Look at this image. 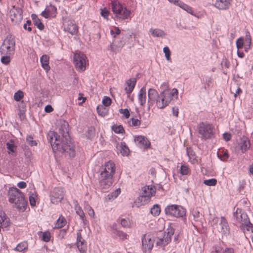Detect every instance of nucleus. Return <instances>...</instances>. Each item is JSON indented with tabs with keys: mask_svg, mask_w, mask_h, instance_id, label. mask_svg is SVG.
Returning a JSON list of instances; mask_svg holds the SVG:
<instances>
[{
	"mask_svg": "<svg viewBox=\"0 0 253 253\" xmlns=\"http://www.w3.org/2000/svg\"><path fill=\"white\" fill-rule=\"evenodd\" d=\"M69 125L63 121L58 126V133L50 131L47 136L53 151L61 153L65 157L73 158L76 155L75 145L72 142L69 135Z\"/></svg>",
	"mask_w": 253,
	"mask_h": 253,
	"instance_id": "f257e3e1",
	"label": "nucleus"
},
{
	"mask_svg": "<svg viewBox=\"0 0 253 253\" xmlns=\"http://www.w3.org/2000/svg\"><path fill=\"white\" fill-rule=\"evenodd\" d=\"M115 172L114 163L110 161L105 163L99 176V186L101 189L106 190L111 186Z\"/></svg>",
	"mask_w": 253,
	"mask_h": 253,
	"instance_id": "f03ea898",
	"label": "nucleus"
},
{
	"mask_svg": "<svg viewBox=\"0 0 253 253\" xmlns=\"http://www.w3.org/2000/svg\"><path fill=\"white\" fill-rule=\"evenodd\" d=\"M8 198L9 202L14 204L18 211L23 212L26 210L27 202L23 193L18 188H10L8 191Z\"/></svg>",
	"mask_w": 253,
	"mask_h": 253,
	"instance_id": "7ed1b4c3",
	"label": "nucleus"
},
{
	"mask_svg": "<svg viewBox=\"0 0 253 253\" xmlns=\"http://www.w3.org/2000/svg\"><path fill=\"white\" fill-rule=\"evenodd\" d=\"M178 92L176 88L163 90L160 94L155 102L157 107L159 109H163L167 106L174 98H177Z\"/></svg>",
	"mask_w": 253,
	"mask_h": 253,
	"instance_id": "20e7f679",
	"label": "nucleus"
},
{
	"mask_svg": "<svg viewBox=\"0 0 253 253\" xmlns=\"http://www.w3.org/2000/svg\"><path fill=\"white\" fill-rule=\"evenodd\" d=\"M15 48V40L11 35H8L4 39L0 47V52L2 55H11L14 54Z\"/></svg>",
	"mask_w": 253,
	"mask_h": 253,
	"instance_id": "39448f33",
	"label": "nucleus"
},
{
	"mask_svg": "<svg viewBox=\"0 0 253 253\" xmlns=\"http://www.w3.org/2000/svg\"><path fill=\"white\" fill-rule=\"evenodd\" d=\"M234 219L237 223L241 224L240 227H245L247 230H250V228H253V225L251 223L247 213L242 209L237 208L234 213Z\"/></svg>",
	"mask_w": 253,
	"mask_h": 253,
	"instance_id": "423d86ee",
	"label": "nucleus"
},
{
	"mask_svg": "<svg viewBox=\"0 0 253 253\" xmlns=\"http://www.w3.org/2000/svg\"><path fill=\"white\" fill-rule=\"evenodd\" d=\"M198 129L203 140L211 139L213 136V126L211 124L202 122L198 125Z\"/></svg>",
	"mask_w": 253,
	"mask_h": 253,
	"instance_id": "0eeeda50",
	"label": "nucleus"
},
{
	"mask_svg": "<svg viewBox=\"0 0 253 253\" xmlns=\"http://www.w3.org/2000/svg\"><path fill=\"white\" fill-rule=\"evenodd\" d=\"M112 10L116 17L122 19H127L130 14V11L117 1L112 2Z\"/></svg>",
	"mask_w": 253,
	"mask_h": 253,
	"instance_id": "6e6552de",
	"label": "nucleus"
},
{
	"mask_svg": "<svg viewBox=\"0 0 253 253\" xmlns=\"http://www.w3.org/2000/svg\"><path fill=\"white\" fill-rule=\"evenodd\" d=\"M165 211L167 215L175 217H182L186 214V210L178 205H169L166 207Z\"/></svg>",
	"mask_w": 253,
	"mask_h": 253,
	"instance_id": "1a4fd4ad",
	"label": "nucleus"
},
{
	"mask_svg": "<svg viewBox=\"0 0 253 253\" xmlns=\"http://www.w3.org/2000/svg\"><path fill=\"white\" fill-rule=\"evenodd\" d=\"M74 63L76 69L80 72H83L85 69L86 57L82 53H76L74 55Z\"/></svg>",
	"mask_w": 253,
	"mask_h": 253,
	"instance_id": "9d476101",
	"label": "nucleus"
},
{
	"mask_svg": "<svg viewBox=\"0 0 253 253\" xmlns=\"http://www.w3.org/2000/svg\"><path fill=\"white\" fill-rule=\"evenodd\" d=\"M23 11L21 8L13 6L9 11V16L13 24H19L23 19Z\"/></svg>",
	"mask_w": 253,
	"mask_h": 253,
	"instance_id": "9b49d317",
	"label": "nucleus"
},
{
	"mask_svg": "<svg viewBox=\"0 0 253 253\" xmlns=\"http://www.w3.org/2000/svg\"><path fill=\"white\" fill-rule=\"evenodd\" d=\"M215 220L219 223L216 224L215 227L214 226V229H216L217 231L222 234L228 235L229 233V227L226 219L222 216L220 219L216 218Z\"/></svg>",
	"mask_w": 253,
	"mask_h": 253,
	"instance_id": "f8f14e48",
	"label": "nucleus"
},
{
	"mask_svg": "<svg viewBox=\"0 0 253 253\" xmlns=\"http://www.w3.org/2000/svg\"><path fill=\"white\" fill-rule=\"evenodd\" d=\"M64 191L62 187L55 188L50 194V200L53 204H56L63 199Z\"/></svg>",
	"mask_w": 253,
	"mask_h": 253,
	"instance_id": "ddd939ff",
	"label": "nucleus"
},
{
	"mask_svg": "<svg viewBox=\"0 0 253 253\" xmlns=\"http://www.w3.org/2000/svg\"><path fill=\"white\" fill-rule=\"evenodd\" d=\"M141 240L143 249L144 252L149 253L153 247L154 242V240L152 239V238L149 234L144 235Z\"/></svg>",
	"mask_w": 253,
	"mask_h": 253,
	"instance_id": "4468645a",
	"label": "nucleus"
},
{
	"mask_svg": "<svg viewBox=\"0 0 253 253\" xmlns=\"http://www.w3.org/2000/svg\"><path fill=\"white\" fill-rule=\"evenodd\" d=\"M64 24L65 25V30L72 35H76L78 33V26L76 25L74 20L66 18L64 20Z\"/></svg>",
	"mask_w": 253,
	"mask_h": 253,
	"instance_id": "2eb2a0df",
	"label": "nucleus"
},
{
	"mask_svg": "<svg viewBox=\"0 0 253 253\" xmlns=\"http://www.w3.org/2000/svg\"><path fill=\"white\" fill-rule=\"evenodd\" d=\"M134 140L137 146L141 149H147L150 146V142L145 136L139 135L134 136Z\"/></svg>",
	"mask_w": 253,
	"mask_h": 253,
	"instance_id": "dca6fc26",
	"label": "nucleus"
},
{
	"mask_svg": "<svg viewBox=\"0 0 253 253\" xmlns=\"http://www.w3.org/2000/svg\"><path fill=\"white\" fill-rule=\"evenodd\" d=\"M77 248L81 253H84L87 250V246L84 240L82 238L80 231L77 233Z\"/></svg>",
	"mask_w": 253,
	"mask_h": 253,
	"instance_id": "f3484780",
	"label": "nucleus"
},
{
	"mask_svg": "<svg viewBox=\"0 0 253 253\" xmlns=\"http://www.w3.org/2000/svg\"><path fill=\"white\" fill-rule=\"evenodd\" d=\"M56 11V7L50 4L42 12V15L45 18H53L55 17Z\"/></svg>",
	"mask_w": 253,
	"mask_h": 253,
	"instance_id": "a211bd4d",
	"label": "nucleus"
},
{
	"mask_svg": "<svg viewBox=\"0 0 253 253\" xmlns=\"http://www.w3.org/2000/svg\"><path fill=\"white\" fill-rule=\"evenodd\" d=\"M159 94L157 92V91L153 88H150L148 90V108L150 107L153 104V103L156 101L157 98L158 97Z\"/></svg>",
	"mask_w": 253,
	"mask_h": 253,
	"instance_id": "6ab92c4d",
	"label": "nucleus"
},
{
	"mask_svg": "<svg viewBox=\"0 0 253 253\" xmlns=\"http://www.w3.org/2000/svg\"><path fill=\"white\" fill-rule=\"evenodd\" d=\"M232 0H215L214 6L220 10H226L229 8Z\"/></svg>",
	"mask_w": 253,
	"mask_h": 253,
	"instance_id": "aec40b11",
	"label": "nucleus"
},
{
	"mask_svg": "<svg viewBox=\"0 0 253 253\" xmlns=\"http://www.w3.org/2000/svg\"><path fill=\"white\" fill-rule=\"evenodd\" d=\"M136 82L135 78L130 79L126 82V86L125 87V91L127 94H130L133 90Z\"/></svg>",
	"mask_w": 253,
	"mask_h": 253,
	"instance_id": "412c9836",
	"label": "nucleus"
},
{
	"mask_svg": "<svg viewBox=\"0 0 253 253\" xmlns=\"http://www.w3.org/2000/svg\"><path fill=\"white\" fill-rule=\"evenodd\" d=\"M239 146L242 152L245 153L250 148V140L247 137L243 138L239 143Z\"/></svg>",
	"mask_w": 253,
	"mask_h": 253,
	"instance_id": "4be33fe9",
	"label": "nucleus"
},
{
	"mask_svg": "<svg viewBox=\"0 0 253 253\" xmlns=\"http://www.w3.org/2000/svg\"><path fill=\"white\" fill-rule=\"evenodd\" d=\"M138 99L141 106H144L146 100V93L145 87H142L138 93Z\"/></svg>",
	"mask_w": 253,
	"mask_h": 253,
	"instance_id": "5701e85b",
	"label": "nucleus"
},
{
	"mask_svg": "<svg viewBox=\"0 0 253 253\" xmlns=\"http://www.w3.org/2000/svg\"><path fill=\"white\" fill-rule=\"evenodd\" d=\"M149 32L155 38H164L166 35V33L163 30L159 28H151L149 30Z\"/></svg>",
	"mask_w": 253,
	"mask_h": 253,
	"instance_id": "b1692460",
	"label": "nucleus"
},
{
	"mask_svg": "<svg viewBox=\"0 0 253 253\" xmlns=\"http://www.w3.org/2000/svg\"><path fill=\"white\" fill-rule=\"evenodd\" d=\"M49 57L46 55H43L40 59L41 63L43 68L46 71L49 70L50 67L49 65Z\"/></svg>",
	"mask_w": 253,
	"mask_h": 253,
	"instance_id": "393cba45",
	"label": "nucleus"
},
{
	"mask_svg": "<svg viewBox=\"0 0 253 253\" xmlns=\"http://www.w3.org/2000/svg\"><path fill=\"white\" fill-rule=\"evenodd\" d=\"M170 242L171 239L169 237H166L164 235L162 238H159L158 239L156 242V246L164 247Z\"/></svg>",
	"mask_w": 253,
	"mask_h": 253,
	"instance_id": "a878e982",
	"label": "nucleus"
},
{
	"mask_svg": "<svg viewBox=\"0 0 253 253\" xmlns=\"http://www.w3.org/2000/svg\"><path fill=\"white\" fill-rule=\"evenodd\" d=\"M31 17L34 25L36 26L39 30H42L44 26L41 20L38 17V16L35 14H32Z\"/></svg>",
	"mask_w": 253,
	"mask_h": 253,
	"instance_id": "bb28decb",
	"label": "nucleus"
},
{
	"mask_svg": "<svg viewBox=\"0 0 253 253\" xmlns=\"http://www.w3.org/2000/svg\"><path fill=\"white\" fill-rule=\"evenodd\" d=\"M217 155L222 161H226L229 158L228 151L225 149L219 150L217 153Z\"/></svg>",
	"mask_w": 253,
	"mask_h": 253,
	"instance_id": "cd10ccee",
	"label": "nucleus"
},
{
	"mask_svg": "<svg viewBox=\"0 0 253 253\" xmlns=\"http://www.w3.org/2000/svg\"><path fill=\"white\" fill-rule=\"evenodd\" d=\"M114 32H115V35H114V38H115V40L113 41V42H114L115 43L118 42L117 46H118L120 47H122L125 43V41H122V40H121L120 41H116L117 40V39H116L117 36L121 34L120 30L119 29V28L118 27H115Z\"/></svg>",
	"mask_w": 253,
	"mask_h": 253,
	"instance_id": "c85d7f7f",
	"label": "nucleus"
},
{
	"mask_svg": "<svg viewBox=\"0 0 253 253\" xmlns=\"http://www.w3.org/2000/svg\"><path fill=\"white\" fill-rule=\"evenodd\" d=\"M118 149L120 150V153L123 156H125L128 155L129 150L125 142H121Z\"/></svg>",
	"mask_w": 253,
	"mask_h": 253,
	"instance_id": "c756f323",
	"label": "nucleus"
},
{
	"mask_svg": "<svg viewBox=\"0 0 253 253\" xmlns=\"http://www.w3.org/2000/svg\"><path fill=\"white\" fill-rule=\"evenodd\" d=\"M105 107L103 105H98L97 107L96 110L99 115L104 116L107 114L108 111Z\"/></svg>",
	"mask_w": 253,
	"mask_h": 253,
	"instance_id": "7c9ffc66",
	"label": "nucleus"
},
{
	"mask_svg": "<svg viewBox=\"0 0 253 253\" xmlns=\"http://www.w3.org/2000/svg\"><path fill=\"white\" fill-rule=\"evenodd\" d=\"M186 154L188 156L189 159L191 160L193 163H195V161H197V160L195 159V152L191 148H186Z\"/></svg>",
	"mask_w": 253,
	"mask_h": 253,
	"instance_id": "2f4dec72",
	"label": "nucleus"
},
{
	"mask_svg": "<svg viewBox=\"0 0 253 253\" xmlns=\"http://www.w3.org/2000/svg\"><path fill=\"white\" fill-rule=\"evenodd\" d=\"M160 212L161 208L159 205L157 204L154 205L150 210V212L154 216H158L160 213Z\"/></svg>",
	"mask_w": 253,
	"mask_h": 253,
	"instance_id": "473e14b6",
	"label": "nucleus"
},
{
	"mask_svg": "<svg viewBox=\"0 0 253 253\" xmlns=\"http://www.w3.org/2000/svg\"><path fill=\"white\" fill-rule=\"evenodd\" d=\"M128 123L131 126L138 127L141 124V122L138 119L132 118L128 122Z\"/></svg>",
	"mask_w": 253,
	"mask_h": 253,
	"instance_id": "72a5a7b5",
	"label": "nucleus"
},
{
	"mask_svg": "<svg viewBox=\"0 0 253 253\" xmlns=\"http://www.w3.org/2000/svg\"><path fill=\"white\" fill-rule=\"evenodd\" d=\"M121 193V190L120 188H118L114 191L109 194L107 196L108 199L109 200H113L117 198Z\"/></svg>",
	"mask_w": 253,
	"mask_h": 253,
	"instance_id": "f704fd0d",
	"label": "nucleus"
},
{
	"mask_svg": "<svg viewBox=\"0 0 253 253\" xmlns=\"http://www.w3.org/2000/svg\"><path fill=\"white\" fill-rule=\"evenodd\" d=\"M7 149L9 151L8 152H14L15 151L16 146L14 144V141L11 139L9 142H7L6 144Z\"/></svg>",
	"mask_w": 253,
	"mask_h": 253,
	"instance_id": "c9c22d12",
	"label": "nucleus"
},
{
	"mask_svg": "<svg viewBox=\"0 0 253 253\" xmlns=\"http://www.w3.org/2000/svg\"><path fill=\"white\" fill-rule=\"evenodd\" d=\"M118 222H120L122 226L124 227H128L130 225V222L128 218H121L118 219Z\"/></svg>",
	"mask_w": 253,
	"mask_h": 253,
	"instance_id": "e433bc0d",
	"label": "nucleus"
},
{
	"mask_svg": "<svg viewBox=\"0 0 253 253\" xmlns=\"http://www.w3.org/2000/svg\"><path fill=\"white\" fill-rule=\"evenodd\" d=\"M112 129L116 133H123L125 132V130L122 126L114 125L112 126Z\"/></svg>",
	"mask_w": 253,
	"mask_h": 253,
	"instance_id": "4c0bfd02",
	"label": "nucleus"
},
{
	"mask_svg": "<svg viewBox=\"0 0 253 253\" xmlns=\"http://www.w3.org/2000/svg\"><path fill=\"white\" fill-rule=\"evenodd\" d=\"M66 221L63 217H62V218L59 217L58 218V219L57 220V222H56V223L55 225V227L57 228H62V227H63L65 225V224H66Z\"/></svg>",
	"mask_w": 253,
	"mask_h": 253,
	"instance_id": "58836bf2",
	"label": "nucleus"
},
{
	"mask_svg": "<svg viewBox=\"0 0 253 253\" xmlns=\"http://www.w3.org/2000/svg\"><path fill=\"white\" fill-rule=\"evenodd\" d=\"M180 173L182 175H188L190 172V170L189 169L188 166L186 165H181L180 167Z\"/></svg>",
	"mask_w": 253,
	"mask_h": 253,
	"instance_id": "ea45409f",
	"label": "nucleus"
},
{
	"mask_svg": "<svg viewBox=\"0 0 253 253\" xmlns=\"http://www.w3.org/2000/svg\"><path fill=\"white\" fill-rule=\"evenodd\" d=\"M24 97V93L21 90H18L14 93V99L16 101H19Z\"/></svg>",
	"mask_w": 253,
	"mask_h": 253,
	"instance_id": "a19ab883",
	"label": "nucleus"
},
{
	"mask_svg": "<svg viewBox=\"0 0 253 253\" xmlns=\"http://www.w3.org/2000/svg\"><path fill=\"white\" fill-rule=\"evenodd\" d=\"M217 180L216 179L211 178L210 179L205 180L204 183L208 186H215L216 184Z\"/></svg>",
	"mask_w": 253,
	"mask_h": 253,
	"instance_id": "79ce46f5",
	"label": "nucleus"
},
{
	"mask_svg": "<svg viewBox=\"0 0 253 253\" xmlns=\"http://www.w3.org/2000/svg\"><path fill=\"white\" fill-rule=\"evenodd\" d=\"M102 102L103 105H104L105 107H108L111 105V104L112 103V100H111V99L109 97L105 96H104V97L102 99Z\"/></svg>",
	"mask_w": 253,
	"mask_h": 253,
	"instance_id": "37998d69",
	"label": "nucleus"
},
{
	"mask_svg": "<svg viewBox=\"0 0 253 253\" xmlns=\"http://www.w3.org/2000/svg\"><path fill=\"white\" fill-rule=\"evenodd\" d=\"M163 52L165 53V57L168 61H170V51L168 46H165L163 48Z\"/></svg>",
	"mask_w": 253,
	"mask_h": 253,
	"instance_id": "c03bdc74",
	"label": "nucleus"
},
{
	"mask_svg": "<svg viewBox=\"0 0 253 253\" xmlns=\"http://www.w3.org/2000/svg\"><path fill=\"white\" fill-rule=\"evenodd\" d=\"M168 232L164 233V236L166 237H169L171 239V236L174 233V229L172 227H169L167 229Z\"/></svg>",
	"mask_w": 253,
	"mask_h": 253,
	"instance_id": "a18cd8bd",
	"label": "nucleus"
},
{
	"mask_svg": "<svg viewBox=\"0 0 253 253\" xmlns=\"http://www.w3.org/2000/svg\"><path fill=\"white\" fill-rule=\"evenodd\" d=\"M27 142L31 146H36L37 143L35 140H33V137L31 135H29L26 138Z\"/></svg>",
	"mask_w": 253,
	"mask_h": 253,
	"instance_id": "49530a36",
	"label": "nucleus"
},
{
	"mask_svg": "<svg viewBox=\"0 0 253 253\" xmlns=\"http://www.w3.org/2000/svg\"><path fill=\"white\" fill-rule=\"evenodd\" d=\"M116 235L122 240L127 239L128 236L127 234L120 230L116 231Z\"/></svg>",
	"mask_w": 253,
	"mask_h": 253,
	"instance_id": "de8ad7c7",
	"label": "nucleus"
},
{
	"mask_svg": "<svg viewBox=\"0 0 253 253\" xmlns=\"http://www.w3.org/2000/svg\"><path fill=\"white\" fill-rule=\"evenodd\" d=\"M42 240L45 242H48L50 240V234L49 232L46 231L43 233L42 236Z\"/></svg>",
	"mask_w": 253,
	"mask_h": 253,
	"instance_id": "09e8293b",
	"label": "nucleus"
},
{
	"mask_svg": "<svg viewBox=\"0 0 253 253\" xmlns=\"http://www.w3.org/2000/svg\"><path fill=\"white\" fill-rule=\"evenodd\" d=\"M27 248V245L26 243H19L15 248V250L18 252H22Z\"/></svg>",
	"mask_w": 253,
	"mask_h": 253,
	"instance_id": "8fccbe9b",
	"label": "nucleus"
},
{
	"mask_svg": "<svg viewBox=\"0 0 253 253\" xmlns=\"http://www.w3.org/2000/svg\"><path fill=\"white\" fill-rule=\"evenodd\" d=\"M152 188H151L149 189V186L147 187V189H146L145 188L144 190H143V192L142 193V197H150L152 195V193L151 192Z\"/></svg>",
	"mask_w": 253,
	"mask_h": 253,
	"instance_id": "3c124183",
	"label": "nucleus"
},
{
	"mask_svg": "<svg viewBox=\"0 0 253 253\" xmlns=\"http://www.w3.org/2000/svg\"><path fill=\"white\" fill-rule=\"evenodd\" d=\"M9 56L10 55H6V56H2L1 58V62L5 65H7L10 61Z\"/></svg>",
	"mask_w": 253,
	"mask_h": 253,
	"instance_id": "603ef678",
	"label": "nucleus"
},
{
	"mask_svg": "<svg viewBox=\"0 0 253 253\" xmlns=\"http://www.w3.org/2000/svg\"><path fill=\"white\" fill-rule=\"evenodd\" d=\"M119 112L121 114H124L126 118H128L130 116L129 111L127 109H120Z\"/></svg>",
	"mask_w": 253,
	"mask_h": 253,
	"instance_id": "864d4df0",
	"label": "nucleus"
},
{
	"mask_svg": "<svg viewBox=\"0 0 253 253\" xmlns=\"http://www.w3.org/2000/svg\"><path fill=\"white\" fill-rule=\"evenodd\" d=\"M109 14V12L106 8L105 7L103 9H101V15L104 18H107Z\"/></svg>",
	"mask_w": 253,
	"mask_h": 253,
	"instance_id": "5fc2aeb1",
	"label": "nucleus"
},
{
	"mask_svg": "<svg viewBox=\"0 0 253 253\" xmlns=\"http://www.w3.org/2000/svg\"><path fill=\"white\" fill-rule=\"evenodd\" d=\"M76 213L80 216V218L84 221L85 215L83 210L80 208L76 211Z\"/></svg>",
	"mask_w": 253,
	"mask_h": 253,
	"instance_id": "6e6d98bb",
	"label": "nucleus"
},
{
	"mask_svg": "<svg viewBox=\"0 0 253 253\" xmlns=\"http://www.w3.org/2000/svg\"><path fill=\"white\" fill-rule=\"evenodd\" d=\"M243 39L242 38H239L236 41V46L238 49L242 48L243 46Z\"/></svg>",
	"mask_w": 253,
	"mask_h": 253,
	"instance_id": "4d7b16f0",
	"label": "nucleus"
},
{
	"mask_svg": "<svg viewBox=\"0 0 253 253\" xmlns=\"http://www.w3.org/2000/svg\"><path fill=\"white\" fill-rule=\"evenodd\" d=\"M94 129L93 127L89 128L88 130V137L91 139L94 135Z\"/></svg>",
	"mask_w": 253,
	"mask_h": 253,
	"instance_id": "13d9d810",
	"label": "nucleus"
},
{
	"mask_svg": "<svg viewBox=\"0 0 253 253\" xmlns=\"http://www.w3.org/2000/svg\"><path fill=\"white\" fill-rule=\"evenodd\" d=\"M245 42L248 44L249 46H250L251 44V37L249 32H247L246 34Z\"/></svg>",
	"mask_w": 253,
	"mask_h": 253,
	"instance_id": "bf43d9fd",
	"label": "nucleus"
},
{
	"mask_svg": "<svg viewBox=\"0 0 253 253\" xmlns=\"http://www.w3.org/2000/svg\"><path fill=\"white\" fill-rule=\"evenodd\" d=\"M192 214H193L194 220L195 221H198L200 217V212L197 211H193Z\"/></svg>",
	"mask_w": 253,
	"mask_h": 253,
	"instance_id": "052dcab7",
	"label": "nucleus"
},
{
	"mask_svg": "<svg viewBox=\"0 0 253 253\" xmlns=\"http://www.w3.org/2000/svg\"><path fill=\"white\" fill-rule=\"evenodd\" d=\"M223 138L225 141H228L231 139V135L229 133L225 132L223 134Z\"/></svg>",
	"mask_w": 253,
	"mask_h": 253,
	"instance_id": "680f3d73",
	"label": "nucleus"
},
{
	"mask_svg": "<svg viewBox=\"0 0 253 253\" xmlns=\"http://www.w3.org/2000/svg\"><path fill=\"white\" fill-rule=\"evenodd\" d=\"M30 204L32 207H34L36 205V200L35 198L32 196L29 197Z\"/></svg>",
	"mask_w": 253,
	"mask_h": 253,
	"instance_id": "e2e57ef3",
	"label": "nucleus"
},
{
	"mask_svg": "<svg viewBox=\"0 0 253 253\" xmlns=\"http://www.w3.org/2000/svg\"><path fill=\"white\" fill-rule=\"evenodd\" d=\"M245 185H246V182L244 180H242V181H240V183H239V188H238L239 191H241V190H243L245 188Z\"/></svg>",
	"mask_w": 253,
	"mask_h": 253,
	"instance_id": "0e129e2a",
	"label": "nucleus"
},
{
	"mask_svg": "<svg viewBox=\"0 0 253 253\" xmlns=\"http://www.w3.org/2000/svg\"><path fill=\"white\" fill-rule=\"evenodd\" d=\"M17 186L21 189H23L26 187L27 184L26 182L24 181H20L17 183Z\"/></svg>",
	"mask_w": 253,
	"mask_h": 253,
	"instance_id": "69168bd1",
	"label": "nucleus"
},
{
	"mask_svg": "<svg viewBox=\"0 0 253 253\" xmlns=\"http://www.w3.org/2000/svg\"><path fill=\"white\" fill-rule=\"evenodd\" d=\"M53 110V109L50 105H47L44 108V111L47 113H50Z\"/></svg>",
	"mask_w": 253,
	"mask_h": 253,
	"instance_id": "338daca9",
	"label": "nucleus"
},
{
	"mask_svg": "<svg viewBox=\"0 0 253 253\" xmlns=\"http://www.w3.org/2000/svg\"><path fill=\"white\" fill-rule=\"evenodd\" d=\"M172 114L175 117H177L178 115V109L177 107H174L172 108Z\"/></svg>",
	"mask_w": 253,
	"mask_h": 253,
	"instance_id": "774afa93",
	"label": "nucleus"
}]
</instances>
